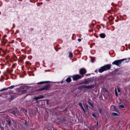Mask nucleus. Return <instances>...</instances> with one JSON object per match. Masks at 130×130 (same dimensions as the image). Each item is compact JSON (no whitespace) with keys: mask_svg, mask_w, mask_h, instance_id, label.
<instances>
[{"mask_svg":"<svg viewBox=\"0 0 130 130\" xmlns=\"http://www.w3.org/2000/svg\"><path fill=\"white\" fill-rule=\"evenodd\" d=\"M111 64H107L102 67L99 69V71L100 73H102L104 71L110 69Z\"/></svg>","mask_w":130,"mask_h":130,"instance_id":"nucleus-1","label":"nucleus"},{"mask_svg":"<svg viewBox=\"0 0 130 130\" xmlns=\"http://www.w3.org/2000/svg\"><path fill=\"white\" fill-rule=\"evenodd\" d=\"M125 59V58L120 59L118 60H116L113 62L112 64H115L118 66H120L121 63Z\"/></svg>","mask_w":130,"mask_h":130,"instance_id":"nucleus-2","label":"nucleus"},{"mask_svg":"<svg viewBox=\"0 0 130 130\" xmlns=\"http://www.w3.org/2000/svg\"><path fill=\"white\" fill-rule=\"evenodd\" d=\"M92 82H91V80L90 79L85 80L81 82L80 84H86L88 85Z\"/></svg>","mask_w":130,"mask_h":130,"instance_id":"nucleus-3","label":"nucleus"},{"mask_svg":"<svg viewBox=\"0 0 130 130\" xmlns=\"http://www.w3.org/2000/svg\"><path fill=\"white\" fill-rule=\"evenodd\" d=\"M82 77L78 74L74 75L73 76V80H76L79 79L81 78Z\"/></svg>","mask_w":130,"mask_h":130,"instance_id":"nucleus-4","label":"nucleus"},{"mask_svg":"<svg viewBox=\"0 0 130 130\" xmlns=\"http://www.w3.org/2000/svg\"><path fill=\"white\" fill-rule=\"evenodd\" d=\"M86 69L84 68L81 69L79 71L80 74L82 75L86 73Z\"/></svg>","mask_w":130,"mask_h":130,"instance_id":"nucleus-5","label":"nucleus"},{"mask_svg":"<svg viewBox=\"0 0 130 130\" xmlns=\"http://www.w3.org/2000/svg\"><path fill=\"white\" fill-rule=\"evenodd\" d=\"M44 97L43 95H40L39 96L35 98L34 99L36 100H37L39 99L43 98Z\"/></svg>","mask_w":130,"mask_h":130,"instance_id":"nucleus-6","label":"nucleus"},{"mask_svg":"<svg viewBox=\"0 0 130 130\" xmlns=\"http://www.w3.org/2000/svg\"><path fill=\"white\" fill-rule=\"evenodd\" d=\"M95 85H90L88 86V89H92L94 88L95 87Z\"/></svg>","mask_w":130,"mask_h":130,"instance_id":"nucleus-7","label":"nucleus"},{"mask_svg":"<svg viewBox=\"0 0 130 130\" xmlns=\"http://www.w3.org/2000/svg\"><path fill=\"white\" fill-rule=\"evenodd\" d=\"M45 90H48L50 88V86L49 85H47L43 87Z\"/></svg>","mask_w":130,"mask_h":130,"instance_id":"nucleus-8","label":"nucleus"},{"mask_svg":"<svg viewBox=\"0 0 130 130\" xmlns=\"http://www.w3.org/2000/svg\"><path fill=\"white\" fill-rule=\"evenodd\" d=\"M48 81H46V82H39L37 83L38 84L41 85L43 84H45L46 83H48Z\"/></svg>","mask_w":130,"mask_h":130,"instance_id":"nucleus-9","label":"nucleus"},{"mask_svg":"<svg viewBox=\"0 0 130 130\" xmlns=\"http://www.w3.org/2000/svg\"><path fill=\"white\" fill-rule=\"evenodd\" d=\"M71 79L70 77H68L66 79V81L68 83L70 82L71 81Z\"/></svg>","mask_w":130,"mask_h":130,"instance_id":"nucleus-10","label":"nucleus"},{"mask_svg":"<svg viewBox=\"0 0 130 130\" xmlns=\"http://www.w3.org/2000/svg\"><path fill=\"white\" fill-rule=\"evenodd\" d=\"M100 36L101 37L103 38L105 37V36L104 34H101L100 35Z\"/></svg>","mask_w":130,"mask_h":130,"instance_id":"nucleus-11","label":"nucleus"},{"mask_svg":"<svg viewBox=\"0 0 130 130\" xmlns=\"http://www.w3.org/2000/svg\"><path fill=\"white\" fill-rule=\"evenodd\" d=\"M11 113H12L15 116H17L18 115V113H16L14 111H12L11 112Z\"/></svg>","mask_w":130,"mask_h":130,"instance_id":"nucleus-12","label":"nucleus"},{"mask_svg":"<svg viewBox=\"0 0 130 130\" xmlns=\"http://www.w3.org/2000/svg\"><path fill=\"white\" fill-rule=\"evenodd\" d=\"M88 86H86V85H83L82 86V88H84V89L87 88V89H88Z\"/></svg>","mask_w":130,"mask_h":130,"instance_id":"nucleus-13","label":"nucleus"},{"mask_svg":"<svg viewBox=\"0 0 130 130\" xmlns=\"http://www.w3.org/2000/svg\"><path fill=\"white\" fill-rule=\"evenodd\" d=\"M45 90L44 87L38 89V91H42Z\"/></svg>","mask_w":130,"mask_h":130,"instance_id":"nucleus-14","label":"nucleus"},{"mask_svg":"<svg viewBox=\"0 0 130 130\" xmlns=\"http://www.w3.org/2000/svg\"><path fill=\"white\" fill-rule=\"evenodd\" d=\"M20 91V92H21V93L22 94L26 93L27 92L25 90H24L22 91Z\"/></svg>","mask_w":130,"mask_h":130,"instance_id":"nucleus-15","label":"nucleus"},{"mask_svg":"<svg viewBox=\"0 0 130 130\" xmlns=\"http://www.w3.org/2000/svg\"><path fill=\"white\" fill-rule=\"evenodd\" d=\"M6 121L8 123L9 125H10L11 124V121L9 120H6Z\"/></svg>","mask_w":130,"mask_h":130,"instance_id":"nucleus-16","label":"nucleus"},{"mask_svg":"<svg viewBox=\"0 0 130 130\" xmlns=\"http://www.w3.org/2000/svg\"><path fill=\"white\" fill-rule=\"evenodd\" d=\"M73 55V53L71 52H70L69 56L70 57H72Z\"/></svg>","mask_w":130,"mask_h":130,"instance_id":"nucleus-17","label":"nucleus"},{"mask_svg":"<svg viewBox=\"0 0 130 130\" xmlns=\"http://www.w3.org/2000/svg\"><path fill=\"white\" fill-rule=\"evenodd\" d=\"M115 94H116V95L117 96L118 94H117V90L116 89H115Z\"/></svg>","mask_w":130,"mask_h":130,"instance_id":"nucleus-18","label":"nucleus"},{"mask_svg":"<svg viewBox=\"0 0 130 130\" xmlns=\"http://www.w3.org/2000/svg\"><path fill=\"white\" fill-rule=\"evenodd\" d=\"M88 103L92 107H93V104L90 102V101H88Z\"/></svg>","mask_w":130,"mask_h":130,"instance_id":"nucleus-19","label":"nucleus"},{"mask_svg":"<svg viewBox=\"0 0 130 130\" xmlns=\"http://www.w3.org/2000/svg\"><path fill=\"white\" fill-rule=\"evenodd\" d=\"M14 87V86H11L9 87V88L10 89H12Z\"/></svg>","mask_w":130,"mask_h":130,"instance_id":"nucleus-20","label":"nucleus"},{"mask_svg":"<svg viewBox=\"0 0 130 130\" xmlns=\"http://www.w3.org/2000/svg\"><path fill=\"white\" fill-rule=\"evenodd\" d=\"M112 114L114 116H117L118 115L117 113H112Z\"/></svg>","mask_w":130,"mask_h":130,"instance_id":"nucleus-21","label":"nucleus"},{"mask_svg":"<svg viewBox=\"0 0 130 130\" xmlns=\"http://www.w3.org/2000/svg\"><path fill=\"white\" fill-rule=\"evenodd\" d=\"M119 107L120 108H124V106L123 105H119Z\"/></svg>","mask_w":130,"mask_h":130,"instance_id":"nucleus-22","label":"nucleus"},{"mask_svg":"<svg viewBox=\"0 0 130 130\" xmlns=\"http://www.w3.org/2000/svg\"><path fill=\"white\" fill-rule=\"evenodd\" d=\"M78 105L80 106L81 107H83V106L82 105V103H79L78 104Z\"/></svg>","mask_w":130,"mask_h":130,"instance_id":"nucleus-23","label":"nucleus"},{"mask_svg":"<svg viewBox=\"0 0 130 130\" xmlns=\"http://www.w3.org/2000/svg\"><path fill=\"white\" fill-rule=\"evenodd\" d=\"M82 108V109L84 111V112H86V111H85V109L84 108V107L83 106V107H81Z\"/></svg>","mask_w":130,"mask_h":130,"instance_id":"nucleus-24","label":"nucleus"},{"mask_svg":"<svg viewBox=\"0 0 130 130\" xmlns=\"http://www.w3.org/2000/svg\"><path fill=\"white\" fill-rule=\"evenodd\" d=\"M99 112L100 113H102V109H101V108H99Z\"/></svg>","mask_w":130,"mask_h":130,"instance_id":"nucleus-25","label":"nucleus"},{"mask_svg":"<svg viewBox=\"0 0 130 130\" xmlns=\"http://www.w3.org/2000/svg\"><path fill=\"white\" fill-rule=\"evenodd\" d=\"M92 116L93 117H94L95 118L96 117V116H95V114H94V113H93L92 114Z\"/></svg>","mask_w":130,"mask_h":130,"instance_id":"nucleus-26","label":"nucleus"},{"mask_svg":"<svg viewBox=\"0 0 130 130\" xmlns=\"http://www.w3.org/2000/svg\"><path fill=\"white\" fill-rule=\"evenodd\" d=\"M117 90H118V93H120V89H119V88H117Z\"/></svg>","mask_w":130,"mask_h":130,"instance_id":"nucleus-27","label":"nucleus"},{"mask_svg":"<svg viewBox=\"0 0 130 130\" xmlns=\"http://www.w3.org/2000/svg\"><path fill=\"white\" fill-rule=\"evenodd\" d=\"M8 88H7V89H2V90H1V91H4V90H7V89H8Z\"/></svg>","mask_w":130,"mask_h":130,"instance_id":"nucleus-28","label":"nucleus"},{"mask_svg":"<svg viewBox=\"0 0 130 130\" xmlns=\"http://www.w3.org/2000/svg\"><path fill=\"white\" fill-rule=\"evenodd\" d=\"M114 109H115L116 110V111H117V108H116V106H114Z\"/></svg>","mask_w":130,"mask_h":130,"instance_id":"nucleus-29","label":"nucleus"},{"mask_svg":"<svg viewBox=\"0 0 130 130\" xmlns=\"http://www.w3.org/2000/svg\"><path fill=\"white\" fill-rule=\"evenodd\" d=\"M81 40V39H78V41H79V42H80Z\"/></svg>","mask_w":130,"mask_h":130,"instance_id":"nucleus-30","label":"nucleus"},{"mask_svg":"<svg viewBox=\"0 0 130 130\" xmlns=\"http://www.w3.org/2000/svg\"><path fill=\"white\" fill-rule=\"evenodd\" d=\"M15 96H14L12 98H11V99H14L15 98Z\"/></svg>","mask_w":130,"mask_h":130,"instance_id":"nucleus-31","label":"nucleus"},{"mask_svg":"<svg viewBox=\"0 0 130 130\" xmlns=\"http://www.w3.org/2000/svg\"><path fill=\"white\" fill-rule=\"evenodd\" d=\"M96 126H97L98 125V122H97L96 123Z\"/></svg>","mask_w":130,"mask_h":130,"instance_id":"nucleus-32","label":"nucleus"},{"mask_svg":"<svg viewBox=\"0 0 130 130\" xmlns=\"http://www.w3.org/2000/svg\"><path fill=\"white\" fill-rule=\"evenodd\" d=\"M91 60V61H92V62H93L94 61V60L93 59H92Z\"/></svg>","mask_w":130,"mask_h":130,"instance_id":"nucleus-33","label":"nucleus"},{"mask_svg":"<svg viewBox=\"0 0 130 130\" xmlns=\"http://www.w3.org/2000/svg\"><path fill=\"white\" fill-rule=\"evenodd\" d=\"M105 91H106V92H107V91L105 90Z\"/></svg>","mask_w":130,"mask_h":130,"instance_id":"nucleus-34","label":"nucleus"}]
</instances>
